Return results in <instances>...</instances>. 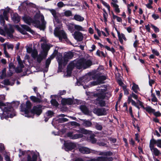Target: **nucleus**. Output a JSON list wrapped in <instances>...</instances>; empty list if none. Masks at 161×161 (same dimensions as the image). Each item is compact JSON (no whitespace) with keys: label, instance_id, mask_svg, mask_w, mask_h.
Here are the masks:
<instances>
[{"label":"nucleus","instance_id":"obj_1","mask_svg":"<svg viewBox=\"0 0 161 161\" xmlns=\"http://www.w3.org/2000/svg\"><path fill=\"white\" fill-rule=\"evenodd\" d=\"M23 19L26 23L29 25L32 24L40 30H44L46 24L44 16L40 12L37 13L33 19L25 15L23 17Z\"/></svg>","mask_w":161,"mask_h":161},{"label":"nucleus","instance_id":"obj_2","mask_svg":"<svg viewBox=\"0 0 161 161\" xmlns=\"http://www.w3.org/2000/svg\"><path fill=\"white\" fill-rule=\"evenodd\" d=\"M31 107V103L29 101H27L25 105L23 104L21 105V111L22 113V115H25V116L28 118H33L32 114L39 115L42 113V106L40 105L34 106L33 108L30 110Z\"/></svg>","mask_w":161,"mask_h":161},{"label":"nucleus","instance_id":"obj_3","mask_svg":"<svg viewBox=\"0 0 161 161\" xmlns=\"http://www.w3.org/2000/svg\"><path fill=\"white\" fill-rule=\"evenodd\" d=\"M5 97L3 95H0V108L3 111L2 114H0V117L1 119H7L8 117L11 118L16 115V113L12 107L13 104L7 103H4L2 101L4 99Z\"/></svg>","mask_w":161,"mask_h":161},{"label":"nucleus","instance_id":"obj_4","mask_svg":"<svg viewBox=\"0 0 161 161\" xmlns=\"http://www.w3.org/2000/svg\"><path fill=\"white\" fill-rule=\"evenodd\" d=\"M92 64V62L91 60L84 59H80L77 61H74L72 62L67 66V75L66 76L68 77L71 75V71L75 67L79 69L82 68L85 69L89 67Z\"/></svg>","mask_w":161,"mask_h":161},{"label":"nucleus","instance_id":"obj_5","mask_svg":"<svg viewBox=\"0 0 161 161\" xmlns=\"http://www.w3.org/2000/svg\"><path fill=\"white\" fill-rule=\"evenodd\" d=\"M100 93H94L93 92H86L87 95H90L92 98L95 100V103L101 107H105L106 106V103L105 101L106 95L104 92L107 91V88L105 87L104 88H101L99 89Z\"/></svg>","mask_w":161,"mask_h":161},{"label":"nucleus","instance_id":"obj_6","mask_svg":"<svg viewBox=\"0 0 161 161\" xmlns=\"http://www.w3.org/2000/svg\"><path fill=\"white\" fill-rule=\"evenodd\" d=\"M17 58L18 64L16 69H15V66L13 63H11L9 64V71L10 72V74H9V76H11L13 75L14 70L17 73H20L24 70L25 73L24 75H26V70L25 69V68L24 66L20 59V57L18 56Z\"/></svg>","mask_w":161,"mask_h":161},{"label":"nucleus","instance_id":"obj_7","mask_svg":"<svg viewBox=\"0 0 161 161\" xmlns=\"http://www.w3.org/2000/svg\"><path fill=\"white\" fill-rule=\"evenodd\" d=\"M31 153L29 151H22L19 150V157L21 159V161H36L37 158L36 155L34 154L31 157Z\"/></svg>","mask_w":161,"mask_h":161},{"label":"nucleus","instance_id":"obj_8","mask_svg":"<svg viewBox=\"0 0 161 161\" xmlns=\"http://www.w3.org/2000/svg\"><path fill=\"white\" fill-rule=\"evenodd\" d=\"M92 77L94 80H97L90 82L91 86L103 83H104L103 81L107 78L106 76L103 75L100 73H98Z\"/></svg>","mask_w":161,"mask_h":161},{"label":"nucleus","instance_id":"obj_9","mask_svg":"<svg viewBox=\"0 0 161 161\" xmlns=\"http://www.w3.org/2000/svg\"><path fill=\"white\" fill-rule=\"evenodd\" d=\"M57 26L55 25L56 27L54 31V34L56 36L58 37L60 41H62V39H65L67 38L66 35L63 30L60 29L61 26V24L60 26L59 24H58Z\"/></svg>","mask_w":161,"mask_h":161},{"label":"nucleus","instance_id":"obj_10","mask_svg":"<svg viewBox=\"0 0 161 161\" xmlns=\"http://www.w3.org/2000/svg\"><path fill=\"white\" fill-rule=\"evenodd\" d=\"M4 30H3L0 28V34L1 35L5 36L6 34L10 37H12L13 36L12 34L14 31V29L12 27L11 25H10V27L9 29H7L6 27L4 26Z\"/></svg>","mask_w":161,"mask_h":161},{"label":"nucleus","instance_id":"obj_11","mask_svg":"<svg viewBox=\"0 0 161 161\" xmlns=\"http://www.w3.org/2000/svg\"><path fill=\"white\" fill-rule=\"evenodd\" d=\"M9 8L8 7L4 11L3 13V15H0V21L1 24L2 25L4 26L5 24V21L4 18L6 20H8V17L7 16V14L9 12Z\"/></svg>","mask_w":161,"mask_h":161},{"label":"nucleus","instance_id":"obj_12","mask_svg":"<svg viewBox=\"0 0 161 161\" xmlns=\"http://www.w3.org/2000/svg\"><path fill=\"white\" fill-rule=\"evenodd\" d=\"M93 112L98 116L105 115L107 114V110L104 108H95L93 109Z\"/></svg>","mask_w":161,"mask_h":161},{"label":"nucleus","instance_id":"obj_13","mask_svg":"<svg viewBox=\"0 0 161 161\" xmlns=\"http://www.w3.org/2000/svg\"><path fill=\"white\" fill-rule=\"evenodd\" d=\"M50 11L54 17L53 21L54 25L57 26L58 24H59V26H60L61 25V22L58 19V14L56 13V11L54 9H51Z\"/></svg>","mask_w":161,"mask_h":161},{"label":"nucleus","instance_id":"obj_14","mask_svg":"<svg viewBox=\"0 0 161 161\" xmlns=\"http://www.w3.org/2000/svg\"><path fill=\"white\" fill-rule=\"evenodd\" d=\"M64 149L66 151H70L76 147L75 143L71 142H65L64 144Z\"/></svg>","mask_w":161,"mask_h":161},{"label":"nucleus","instance_id":"obj_15","mask_svg":"<svg viewBox=\"0 0 161 161\" xmlns=\"http://www.w3.org/2000/svg\"><path fill=\"white\" fill-rule=\"evenodd\" d=\"M74 38L78 42H81L83 39L84 36L82 33L78 31H75L72 34Z\"/></svg>","mask_w":161,"mask_h":161},{"label":"nucleus","instance_id":"obj_16","mask_svg":"<svg viewBox=\"0 0 161 161\" xmlns=\"http://www.w3.org/2000/svg\"><path fill=\"white\" fill-rule=\"evenodd\" d=\"M67 135L68 137L72 139H75L81 138L83 137V135L82 134L78 133L74 134V132L71 131L68 132Z\"/></svg>","mask_w":161,"mask_h":161},{"label":"nucleus","instance_id":"obj_17","mask_svg":"<svg viewBox=\"0 0 161 161\" xmlns=\"http://www.w3.org/2000/svg\"><path fill=\"white\" fill-rule=\"evenodd\" d=\"M113 160V158L111 157H99L96 158H91L88 161H111Z\"/></svg>","mask_w":161,"mask_h":161},{"label":"nucleus","instance_id":"obj_18","mask_svg":"<svg viewBox=\"0 0 161 161\" xmlns=\"http://www.w3.org/2000/svg\"><path fill=\"white\" fill-rule=\"evenodd\" d=\"M91 77L90 76L87 75H86L80 78L79 80H77L76 85L78 86H80L81 85H83V82L84 83L87 82V81L89 80Z\"/></svg>","mask_w":161,"mask_h":161},{"label":"nucleus","instance_id":"obj_19","mask_svg":"<svg viewBox=\"0 0 161 161\" xmlns=\"http://www.w3.org/2000/svg\"><path fill=\"white\" fill-rule=\"evenodd\" d=\"M47 54V53L45 51H42L36 57L37 61L39 63H40L43 59V57H46Z\"/></svg>","mask_w":161,"mask_h":161},{"label":"nucleus","instance_id":"obj_20","mask_svg":"<svg viewBox=\"0 0 161 161\" xmlns=\"http://www.w3.org/2000/svg\"><path fill=\"white\" fill-rule=\"evenodd\" d=\"M76 132L79 133L84 134L85 135H91L92 132L91 131L87 130L84 128H80L79 130H76Z\"/></svg>","mask_w":161,"mask_h":161},{"label":"nucleus","instance_id":"obj_21","mask_svg":"<svg viewBox=\"0 0 161 161\" xmlns=\"http://www.w3.org/2000/svg\"><path fill=\"white\" fill-rule=\"evenodd\" d=\"M79 151L82 153L87 154L91 153H93L92 150H90L89 148L85 147H81L79 148Z\"/></svg>","mask_w":161,"mask_h":161},{"label":"nucleus","instance_id":"obj_22","mask_svg":"<svg viewBox=\"0 0 161 161\" xmlns=\"http://www.w3.org/2000/svg\"><path fill=\"white\" fill-rule=\"evenodd\" d=\"M150 150L151 151L153 157H154V156H159L160 155L161 156V152L157 148L154 147L150 149Z\"/></svg>","mask_w":161,"mask_h":161},{"label":"nucleus","instance_id":"obj_23","mask_svg":"<svg viewBox=\"0 0 161 161\" xmlns=\"http://www.w3.org/2000/svg\"><path fill=\"white\" fill-rule=\"evenodd\" d=\"M111 0L112 2L111 3V4L114 8V10L115 12L117 13H119L120 12V10L119 8L118 5L117 4V3H118V1L117 0Z\"/></svg>","mask_w":161,"mask_h":161},{"label":"nucleus","instance_id":"obj_24","mask_svg":"<svg viewBox=\"0 0 161 161\" xmlns=\"http://www.w3.org/2000/svg\"><path fill=\"white\" fill-rule=\"evenodd\" d=\"M21 26L22 29H24L23 31H22L21 33L23 34H25V31L30 32L31 33L33 34L34 32V31L32 30L27 25H22Z\"/></svg>","mask_w":161,"mask_h":161},{"label":"nucleus","instance_id":"obj_25","mask_svg":"<svg viewBox=\"0 0 161 161\" xmlns=\"http://www.w3.org/2000/svg\"><path fill=\"white\" fill-rule=\"evenodd\" d=\"M12 19L15 23H17L20 21V19L18 14L17 13L14 14L12 15Z\"/></svg>","mask_w":161,"mask_h":161},{"label":"nucleus","instance_id":"obj_26","mask_svg":"<svg viewBox=\"0 0 161 161\" xmlns=\"http://www.w3.org/2000/svg\"><path fill=\"white\" fill-rule=\"evenodd\" d=\"M75 25L74 24H69L67 25L68 30L71 33L74 32L75 30Z\"/></svg>","mask_w":161,"mask_h":161},{"label":"nucleus","instance_id":"obj_27","mask_svg":"<svg viewBox=\"0 0 161 161\" xmlns=\"http://www.w3.org/2000/svg\"><path fill=\"white\" fill-rule=\"evenodd\" d=\"M74 55L71 52H69L65 53L64 55V58L65 60L71 59L73 57Z\"/></svg>","mask_w":161,"mask_h":161},{"label":"nucleus","instance_id":"obj_28","mask_svg":"<svg viewBox=\"0 0 161 161\" xmlns=\"http://www.w3.org/2000/svg\"><path fill=\"white\" fill-rule=\"evenodd\" d=\"M68 120V119L66 118H58L57 120L53 119L52 121V123L53 125L55 122V121H57L58 123H63L67 121Z\"/></svg>","mask_w":161,"mask_h":161},{"label":"nucleus","instance_id":"obj_29","mask_svg":"<svg viewBox=\"0 0 161 161\" xmlns=\"http://www.w3.org/2000/svg\"><path fill=\"white\" fill-rule=\"evenodd\" d=\"M62 103L64 104H71L73 103L72 99L70 98L64 99L62 100Z\"/></svg>","mask_w":161,"mask_h":161},{"label":"nucleus","instance_id":"obj_30","mask_svg":"<svg viewBox=\"0 0 161 161\" xmlns=\"http://www.w3.org/2000/svg\"><path fill=\"white\" fill-rule=\"evenodd\" d=\"M73 19L76 21L82 22L84 19V18L79 14H75L74 16Z\"/></svg>","mask_w":161,"mask_h":161},{"label":"nucleus","instance_id":"obj_31","mask_svg":"<svg viewBox=\"0 0 161 161\" xmlns=\"http://www.w3.org/2000/svg\"><path fill=\"white\" fill-rule=\"evenodd\" d=\"M54 57V55L53 54L49 58H47L46 62V68H48V66L51 63V60L53 59Z\"/></svg>","mask_w":161,"mask_h":161},{"label":"nucleus","instance_id":"obj_32","mask_svg":"<svg viewBox=\"0 0 161 161\" xmlns=\"http://www.w3.org/2000/svg\"><path fill=\"white\" fill-rule=\"evenodd\" d=\"M112 153L110 151L100 152L99 153V155H103L104 157H106L112 156Z\"/></svg>","mask_w":161,"mask_h":161},{"label":"nucleus","instance_id":"obj_33","mask_svg":"<svg viewBox=\"0 0 161 161\" xmlns=\"http://www.w3.org/2000/svg\"><path fill=\"white\" fill-rule=\"evenodd\" d=\"M22 5L23 6L26 5L27 7H31L33 8H35L36 6L35 4L33 3H30L27 1L24 2L22 3Z\"/></svg>","mask_w":161,"mask_h":161},{"label":"nucleus","instance_id":"obj_34","mask_svg":"<svg viewBox=\"0 0 161 161\" xmlns=\"http://www.w3.org/2000/svg\"><path fill=\"white\" fill-rule=\"evenodd\" d=\"M80 108L85 114H87L88 113V110L86 106L84 105H80Z\"/></svg>","mask_w":161,"mask_h":161},{"label":"nucleus","instance_id":"obj_35","mask_svg":"<svg viewBox=\"0 0 161 161\" xmlns=\"http://www.w3.org/2000/svg\"><path fill=\"white\" fill-rule=\"evenodd\" d=\"M115 30L117 32L119 39H124L125 41H126V39L125 36V35L123 33L120 34V32L117 30L116 28H115Z\"/></svg>","mask_w":161,"mask_h":161},{"label":"nucleus","instance_id":"obj_36","mask_svg":"<svg viewBox=\"0 0 161 161\" xmlns=\"http://www.w3.org/2000/svg\"><path fill=\"white\" fill-rule=\"evenodd\" d=\"M30 99L34 103H40L42 101V100L40 98L34 96H31L30 97Z\"/></svg>","mask_w":161,"mask_h":161},{"label":"nucleus","instance_id":"obj_37","mask_svg":"<svg viewBox=\"0 0 161 161\" xmlns=\"http://www.w3.org/2000/svg\"><path fill=\"white\" fill-rule=\"evenodd\" d=\"M83 121V125L86 127H89L91 126L92 123L91 121L88 120H86L84 119H82Z\"/></svg>","mask_w":161,"mask_h":161},{"label":"nucleus","instance_id":"obj_38","mask_svg":"<svg viewBox=\"0 0 161 161\" xmlns=\"http://www.w3.org/2000/svg\"><path fill=\"white\" fill-rule=\"evenodd\" d=\"M157 140H155L153 139H151L149 143L150 149H151L155 147V145L156 144Z\"/></svg>","mask_w":161,"mask_h":161},{"label":"nucleus","instance_id":"obj_39","mask_svg":"<svg viewBox=\"0 0 161 161\" xmlns=\"http://www.w3.org/2000/svg\"><path fill=\"white\" fill-rule=\"evenodd\" d=\"M75 30H76V31H85V29L83 27L81 26L78 25H75Z\"/></svg>","mask_w":161,"mask_h":161},{"label":"nucleus","instance_id":"obj_40","mask_svg":"<svg viewBox=\"0 0 161 161\" xmlns=\"http://www.w3.org/2000/svg\"><path fill=\"white\" fill-rule=\"evenodd\" d=\"M143 109H145L149 113H153L154 112V110L150 106H147L146 107H144Z\"/></svg>","mask_w":161,"mask_h":161},{"label":"nucleus","instance_id":"obj_41","mask_svg":"<svg viewBox=\"0 0 161 161\" xmlns=\"http://www.w3.org/2000/svg\"><path fill=\"white\" fill-rule=\"evenodd\" d=\"M132 89L133 91L136 93H137L138 91L139 90L138 85L135 83H133Z\"/></svg>","mask_w":161,"mask_h":161},{"label":"nucleus","instance_id":"obj_42","mask_svg":"<svg viewBox=\"0 0 161 161\" xmlns=\"http://www.w3.org/2000/svg\"><path fill=\"white\" fill-rule=\"evenodd\" d=\"M38 55V53L37 50L36 49H34L31 53V56L32 57L35 59L36 58Z\"/></svg>","mask_w":161,"mask_h":161},{"label":"nucleus","instance_id":"obj_43","mask_svg":"<svg viewBox=\"0 0 161 161\" xmlns=\"http://www.w3.org/2000/svg\"><path fill=\"white\" fill-rule=\"evenodd\" d=\"M3 83L5 85L12 86L14 84V82L13 81L10 82L8 80H5L4 81Z\"/></svg>","mask_w":161,"mask_h":161},{"label":"nucleus","instance_id":"obj_44","mask_svg":"<svg viewBox=\"0 0 161 161\" xmlns=\"http://www.w3.org/2000/svg\"><path fill=\"white\" fill-rule=\"evenodd\" d=\"M97 54L100 57H105L106 56V55L103 52L100 51L99 50H98L96 52Z\"/></svg>","mask_w":161,"mask_h":161},{"label":"nucleus","instance_id":"obj_45","mask_svg":"<svg viewBox=\"0 0 161 161\" xmlns=\"http://www.w3.org/2000/svg\"><path fill=\"white\" fill-rule=\"evenodd\" d=\"M6 75V69H4L1 72V74L0 75V78L2 79H3Z\"/></svg>","mask_w":161,"mask_h":161},{"label":"nucleus","instance_id":"obj_46","mask_svg":"<svg viewBox=\"0 0 161 161\" xmlns=\"http://www.w3.org/2000/svg\"><path fill=\"white\" fill-rule=\"evenodd\" d=\"M64 15L66 17H69L71 16L72 14V12L71 11L68 10L65 11L64 12Z\"/></svg>","mask_w":161,"mask_h":161},{"label":"nucleus","instance_id":"obj_47","mask_svg":"<svg viewBox=\"0 0 161 161\" xmlns=\"http://www.w3.org/2000/svg\"><path fill=\"white\" fill-rule=\"evenodd\" d=\"M51 103L52 105L55 106L56 107H57L58 105V102L54 99H52L51 101Z\"/></svg>","mask_w":161,"mask_h":161},{"label":"nucleus","instance_id":"obj_48","mask_svg":"<svg viewBox=\"0 0 161 161\" xmlns=\"http://www.w3.org/2000/svg\"><path fill=\"white\" fill-rule=\"evenodd\" d=\"M89 141L92 143L94 144L96 142L97 140L95 138L93 137L91 135L90 136Z\"/></svg>","mask_w":161,"mask_h":161},{"label":"nucleus","instance_id":"obj_49","mask_svg":"<svg viewBox=\"0 0 161 161\" xmlns=\"http://www.w3.org/2000/svg\"><path fill=\"white\" fill-rule=\"evenodd\" d=\"M102 3L105 7H106L108 10V11L109 12H110V7L109 6V5L107 3L105 2L104 1H102Z\"/></svg>","mask_w":161,"mask_h":161},{"label":"nucleus","instance_id":"obj_50","mask_svg":"<svg viewBox=\"0 0 161 161\" xmlns=\"http://www.w3.org/2000/svg\"><path fill=\"white\" fill-rule=\"evenodd\" d=\"M95 127L97 130H102V125L99 123H96V124Z\"/></svg>","mask_w":161,"mask_h":161},{"label":"nucleus","instance_id":"obj_51","mask_svg":"<svg viewBox=\"0 0 161 161\" xmlns=\"http://www.w3.org/2000/svg\"><path fill=\"white\" fill-rule=\"evenodd\" d=\"M151 96L152 97V98L151 99V101L153 102H157L158 101V99L156 97L155 95L154 94H152Z\"/></svg>","mask_w":161,"mask_h":161},{"label":"nucleus","instance_id":"obj_52","mask_svg":"<svg viewBox=\"0 0 161 161\" xmlns=\"http://www.w3.org/2000/svg\"><path fill=\"white\" fill-rule=\"evenodd\" d=\"M53 114V112L51 111H48L46 113L47 115L49 118L52 117Z\"/></svg>","mask_w":161,"mask_h":161},{"label":"nucleus","instance_id":"obj_53","mask_svg":"<svg viewBox=\"0 0 161 161\" xmlns=\"http://www.w3.org/2000/svg\"><path fill=\"white\" fill-rule=\"evenodd\" d=\"M152 52L153 53L157 56L159 55V54L158 52L155 49H153L152 48Z\"/></svg>","mask_w":161,"mask_h":161},{"label":"nucleus","instance_id":"obj_54","mask_svg":"<svg viewBox=\"0 0 161 161\" xmlns=\"http://www.w3.org/2000/svg\"><path fill=\"white\" fill-rule=\"evenodd\" d=\"M151 26L153 28V29L154 31L156 32H158L159 31V29L155 25L151 24Z\"/></svg>","mask_w":161,"mask_h":161},{"label":"nucleus","instance_id":"obj_55","mask_svg":"<svg viewBox=\"0 0 161 161\" xmlns=\"http://www.w3.org/2000/svg\"><path fill=\"white\" fill-rule=\"evenodd\" d=\"M156 145L158 147L161 148V139L157 140Z\"/></svg>","mask_w":161,"mask_h":161},{"label":"nucleus","instance_id":"obj_56","mask_svg":"<svg viewBox=\"0 0 161 161\" xmlns=\"http://www.w3.org/2000/svg\"><path fill=\"white\" fill-rule=\"evenodd\" d=\"M139 43L138 40H136L133 43V46L136 48V49H137V46L139 45Z\"/></svg>","mask_w":161,"mask_h":161},{"label":"nucleus","instance_id":"obj_57","mask_svg":"<svg viewBox=\"0 0 161 161\" xmlns=\"http://www.w3.org/2000/svg\"><path fill=\"white\" fill-rule=\"evenodd\" d=\"M153 113L156 117H159L161 115V114L160 113L159 111L155 112V109L154 110V112H153Z\"/></svg>","mask_w":161,"mask_h":161},{"label":"nucleus","instance_id":"obj_58","mask_svg":"<svg viewBox=\"0 0 161 161\" xmlns=\"http://www.w3.org/2000/svg\"><path fill=\"white\" fill-rule=\"evenodd\" d=\"M33 50V49L31 47H27L26 48V51L28 53H31Z\"/></svg>","mask_w":161,"mask_h":161},{"label":"nucleus","instance_id":"obj_59","mask_svg":"<svg viewBox=\"0 0 161 161\" xmlns=\"http://www.w3.org/2000/svg\"><path fill=\"white\" fill-rule=\"evenodd\" d=\"M103 15L104 19V21L106 23L107 21V18L108 16V14L107 13H103Z\"/></svg>","mask_w":161,"mask_h":161},{"label":"nucleus","instance_id":"obj_60","mask_svg":"<svg viewBox=\"0 0 161 161\" xmlns=\"http://www.w3.org/2000/svg\"><path fill=\"white\" fill-rule=\"evenodd\" d=\"M47 45L44 43L42 44L41 45V47L43 49V51H45V50H46L47 49Z\"/></svg>","mask_w":161,"mask_h":161},{"label":"nucleus","instance_id":"obj_61","mask_svg":"<svg viewBox=\"0 0 161 161\" xmlns=\"http://www.w3.org/2000/svg\"><path fill=\"white\" fill-rule=\"evenodd\" d=\"M97 144L99 145V146H105V145L106 144V143L103 142H101V141L100 142H97Z\"/></svg>","mask_w":161,"mask_h":161},{"label":"nucleus","instance_id":"obj_62","mask_svg":"<svg viewBox=\"0 0 161 161\" xmlns=\"http://www.w3.org/2000/svg\"><path fill=\"white\" fill-rule=\"evenodd\" d=\"M57 61L58 64L59 66L60 67L62 66L63 63L62 58H61L60 59L59 58L58 59Z\"/></svg>","mask_w":161,"mask_h":161},{"label":"nucleus","instance_id":"obj_63","mask_svg":"<svg viewBox=\"0 0 161 161\" xmlns=\"http://www.w3.org/2000/svg\"><path fill=\"white\" fill-rule=\"evenodd\" d=\"M152 17L155 20H156L159 18V16L155 14H153L152 15Z\"/></svg>","mask_w":161,"mask_h":161},{"label":"nucleus","instance_id":"obj_64","mask_svg":"<svg viewBox=\"0 0 161 161\" xmlns=\"http://www.w3.org/2000/svg\"><path fill=\"white\" fill-rule=\"evenodd\" d=\"M7 47L8 49H11L13 50L14 46L13 45L11 44H8L7 45Z\"/></svg>","mask_w":161,"mask_h":161}]
</instances>
